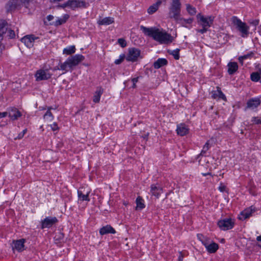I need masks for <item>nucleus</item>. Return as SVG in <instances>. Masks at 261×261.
<instances>
[{
  "instance_id": "f257e3e1",
  "label": "nucleus",
  "mask_w": 261,
  "mask_h": 261,
  "mask_svg": "<svg viewBox=\"0 0 261 261\" xmlns=\"http://www.w3.org/2000/svg\"><path fill=\"white\" fill-rule=\"evenodd\" d=\"M140 29L143 33L161 43H169L172 41V37L167 33L161 31L159 29L155 28H146L143 25L140 27Z\"/></svg>"
},
{
  "instance_id": "f03ea898",
  "label": "nucleus",
  "mask_w": 261,
  "mask_h": 261,
  "mask_svg": "<svg viewBox=\"0 0 261 261\" xmlns=\"http://www.w3.org/2000/svg\"><path fill=\"white\" fill-rule=\"evenodd\" d=\"M231 21L236 29L240 32L242 37L245 38L248 36L249 27L245 22H242L236 16H233L231 18Z\"/></svg>"
},
{
  "instance_id": "7ed1b4c3",
  "label": "nucleus",
  "mask_w": 261,
  "mask_h": 261,
  "mask_svg": "<svg viewBox=\"0 0 261 261\" xmlns=\"http://www.w3.org/2000/svg\"><path fill=\"white\" fill-rule=\"evenodd\" d=\"M181 7L180 0H172L169 8V17L175 20L180 15Z\"/></svg>"
},
{
  "instance_id": "20e7f679",
  "label": "nucleus",
  "mask_w": 261,
  "mask_h": 261,
  "mask_svg": "<svg viewBox=\"0 0 261 261\" xmlns=\"http://www.w3.org/2000/svg\"><path fill=\"white\" fill-rule=\"evenodd\" d=\"M4 35L10 39H13L15 36L13 30L8 28L7 22L4 20H0V43L3 40Z\"/></svg>"
},
{
  "instance_id": "39448f33",
  "label": "nucleus",
  "mask_w": 261,
  "mask_h": 261,
  "mask_svg": "<svg viewBox=\"0 0 261 261\" xmlns=\"http://www.w3.org/2000/svg\"><path fill=\"white\" fill-rule=\"evenodd\" d=\"M197 18L199 20L200 24L202 27V28H206L207 29L211 26L214 21V17L209 16L205 17L201 15L200 14H198L197 15Z\"/></svg>"
},
{
  "instance_id": "423d86ee",
  "label": "nucleus",
  "mask_w": 261,
  "mask_h": 261,
  "mask_svg": "<svg viewBox=\"0 0 261 261\" xmlns=\"http://www.w3.org/2000/svg\"><path fill=\"white\" fill-rule=\"evenodd\" d=\"M140 55V50L136 48H130L128 49V54L126 56L127 61L135 62Z\"/></svg>"
},
{
  "instance_id": "0eeeda50",
  "label": "nucleus",
  "mask_w": 261,
  "mask_h": 261,
  "mask_svg": "<svg viewBox=\"0 0 261 261\" xmlns=\"http://www.w3.org/2000/svg\"><path fill=\"white\" fill-rule=\"evenodd\" d=\"M218 225L220 228L223 230L231 229L234 225V222L231 219H224L218 221Z\"/></svg>"
},
{
  "instance_id": "6e6552de",
  "label": "nucleus",
  "mask_w": 261,
  "mask_h": 261,
  "mask_svg": "<svg viewBox=\"0 0 261 261\" xmlns=\"http://www.w3.org/2000/svg\"><path fill=\"white\" fill-rule=\"evenodd\" d=\"M69 7L72 10H75L76 8H86L87 7V4L84 1L80 0H68Z\"/></svg>"
},
{
  "instance_id": "1a4fd4ad",
  "label": "nucleus",
  "mask_w": 261,
  "mask_h": 261,
  "mask_svg": "<svg viewBox=\"0 0 261 261\" xmlns=\"http://www.w3.org/2000/svg\"><path fill=\"white\" fill-rule=\"evenodd\" d=\"M255 210V208L253 206L246 208L241 213L239 217V219L241 220H244L249 218L251 216L252 213L254 212Z\"/></svg>"
},
{
  "instance_id": "9d476101",
  "label": "nucleus",
  "mask_w": 261,
  "mask_h": 261,
  "mask_svg": "<svg viewBox=\"0 0 261 261\" xmlns=\"http://www.w3.org/2000/svg\"><path fill=\"white\" fill-rule=\"evenodd\" d=\"M37 81H41L47 80L51 77V74L48 73L47 70H39L35 74Z\"/></svg>"
},
{
  "instance_id": "9b49d317",
  "label": "nucleus",
  "mask_w": 261,
  "mask_h": 261,
  "mask_svg": "<svg viewBox=\"0 0 261 261\" xmlns=\"http://www.w3.org/2000/svg\"><path fill=\"white\" fill-rule=\"evenodd\" d=\"M38 38L34 35H27L21 39V41L29 48H31L34 45V42Z\"/></svg>"
},
{
  "instance_id": "f8f14e48",
  "label": "nucleus",
  "mask_w": 261,
  "mask_h": 261,
  "mask_svg": "<svg viewBox=\"0 0 261 261\" xmlns=\"http://www.w3.org/2000/svg\"><path fill=\"white\" fill-rule=\"evenodd\" d=\"M56 217L46 218L42 222V228H49L57 222Z\"/></svg>"
},
{
  "instance_id": "ddd939ff",
  "label": "nucleus",
  "mask_w": 261,
  "mask_h": 261,
  "mask_svg": "<svg viewBox=\"0 0 261 261\" xmlns=\"http://www.w3.org/2000/svg\"><path fill=\"white\" fill-rule=\"evenodd\" d=\"M90 191L85 192L83 188H80L77 191L78 197L81 201H90L89 195Z\"/></svg>"
},
{
  "instance_id": "4468645a",
  "label": "nucleus",
  "mask_w": 261,
  "mask_h": 261,
  "mask_svg": "<svg viewBox=\"0 0 261 261\" xmlns=\"http://www.w3.org/2000/svg\"><path fill=\"white\" fill-rule=\"evenodd\" d=\"M8 6L10 11L19 9L23 6L21 0H10L8 3Z\"/></svg>"
},
{
  "instance_id": "2eb2a0df",
  "label": "nucleus",
  "mask_w": 261,
  "mask_h": 261,
  "mask_svg": "<svg viewBox=\"0 0 261 261\" xmlns=\"http://www.w3.org/2000/svg\"><path fill=\"white\" fill-rule=\"evenodd\" d=\"M69 59L71 62L70 64L74 67L79 64L80 62L83 61L85 58L82 55H76L71 58H69Z\"/></svg>"
},
{
  "instance_id": "dca6fc26",
  "label": "nucleus",
  "mask_w": 261,
  "mask_h": 261,
  "mask_svg": "<svg viewBox=\"0 0 261 261\" xmlns=\"http://www.w3.org/2000/svg\"><path fill=\"white\" fill-rule=\"evenodd\" d=\"M150 192L151 194L156 198H159V196L162 194L163 192V188L156 186L155 185H152L150 187Z\"/></svg>"
},
{
  "instance_id": "f3484780",
  "label": "nucleus",
  "mask_w": 261,
  "mask_h": 261,
  "mask_svg": "<svg viewBox=\"0 0 261 261\" xmlns=\"http://www.w3.org/2000/svg\"><path fill=\"white\" fill-rule=\"evenodd\" d=\"M9 116L13 120L17 119L21 116V113L15 108H12L10 109Z\"/></svg>"
},
{
  "instance_id": "a211bd4d",
  "label": "nucleus",
  "mask_w": 261,
  "mask_h": 261,
  "mask_svg": "<svg viewBox=\"0 0 261 261\" xmlns=\"http://www.w3.org/2000/svg\"><path fill=\"white\" fill-rule=\"evenodd\" d=\"M99 233L101 235H104L108 233L114 234L116 233V231L111 225H107L100 229Z\"/></svg>"
},
{
  "instance_id": "6ab92c4d",
  "label": "nucleus",
  "mask_w": 261,
  "mask_h": 261,
  "mask_svg": "<svg viewBox=\"0 0 261 261\" xmlns=\"http://www.w3.org/2000/svg\"><path fill=\"white\" fill-rule=\"evenodd\" d=\"M176 131L178 135L183 136L188 134L189 129L185 124H180L177 125Z\"/></svg>"
},
{
  "instance_id": "aec40b11",
  "label": "nucleus",
  "mask_w": 261,
  "mask_h": 261,
  "mask_svg": "<svg viewBox=\"0 0 261 261\" xmlns=\"http://www.w3.org/2000/svg\"><path fill=\"white\" fill-rule=\"evenodd\" d=\"M247 104L248 108L253 109L260 104V101L259 98H252L249 100Z\"/></svg>"
},
{
  "instance_id": "412c9836",
  "label": "nucleus",
  "mask_w": 261,
  "mask_h": 261,
  "mask_svg": "<svg viewBox=\"0 0 261 261\" xmlns=\"http://www.w3.org/2000/svg\"><path fill=\"white\" fill-rule=\"evenodd\" d=\"M193 19L192 18H190L188 19H185L181 17L180 15L175 21L179 24H180L182 26L187 27V24H191L193 22Z\"/></svg>"
},
{
  "instance_id": "4be33fe9",
  "label": "nucleus",
  "mask_w": 261,
  "mask_h": 261,
  "mask_svg": "<svg viewBox=\"0 0 261 261\" xmlns=\"http://www.w3.org/2000/svg\"><path fill=\"white\" fill-rule=\"evenodd\" d=\"M217 91H212V97L213 98H221L224 100H226V98L224 94L222 93V92L220 88L219 87H217Z\"/></svg>"
},
{
  "instance_id": "5701e85b",
  "label": "nucleus",
  "mask_w": 261,
  "mask_h": 261,
  "mask_svg": "<svg viewBox=\"0 0 261 261\" xmlns=\"http://www.w3.org/2000/svg\"><path fill=\"white\" fill-rule=\"evenodd\" d=\"M228 72L229 74H233L238 69V65L236 62H230L228 63Z\"/></svg>"
},
{
  "instance_id": "b1692460",
  "label": "nucleus",
  "mask_w": 261,
  "mask_h": 261,
  "mask_svg": "<svg viewBox=\"0 0 261 261\" xmlns=\"http://www.w3.org/2000/svg\"><path fill=\"white\" fill-rule=\"evenodd\" d=\"M114 18L111 17H105L103 18L99 19L98 21V23L99 25H109L114 23Z\"/></svg>"
},
{
  "instance_id": "393cba45",
  "label": "nucleus",
  "mask_w": 261,
  "mask_h": 261,
  "mask_svg": "<svg viewBox=\"0 0 261 261\" xmlns=\"http://www.w3.org/2000/svg\"><path fill=\"white\" fill-rule=\"evenodd\" d=\"M168 61L166 59L163 58H159L153 63V67L155 69H159L163 66L167 64Z\"/></svg>"
},
{
  "instance_id": "a878e982",
  "label": "nucleus",
  "mask_w": 261,
  "mask_h": 261,
  "mask_svg": "<svg viewBox=\"0 0 261 261\" xmlns=\"http://www.w3.org/2000/svg\"><path fill=\"white\" fill-rule=\"evenodd\" d=\"M24 242L25 240L23 239L16 241L14 242V246L13 248H15L18 251H22L23 250Z\"/></svg>"
},
{
  "instance_id": "bb28decb",
  "label": "nucleus",
  "mask_w": 261,
  "mask_h": 261,
  "mask_svg": "<svg viewBox=\"0 0 261 261\" xmlns=\"http://www.w3.org/2000/svg\"><path fill=\"white\" fill-rule=\"evenodd\" d=\"M161 4V2L160 1H157L155 4H153L148 8L147 10L148 13L149 14H152L155 13L158 10Z\"/></svg>"
},
{
  "instance_id": "cd10ccee",
  "label": "nucleus",
  "mask_w": 261,
  "mask_h": 261,
  "mask_svg": "<svg viewBox=\"0 0 261 261\" xmlns=\"http://www.w3.org/2000/svg\"><path fill=\"white\" fill-rule=\"evenodd\" d=\"M205 248L209 253H213L218 249L219 246L217 243L211 242Z\"/></svg>"
},
{
  "instance_id": "c85d7f7f",
  "label": "nucleus",
  "mask_w": 261,
  "mask_h": 261,
  "mask_svg": "<svg viewBox=\"0 0 261 261\" xmlns=\"http://www.w3.org/2000/svg\"><path fill=\"white\" fill-rule=\"evenodd\" d=\"M70 60L68 58L64 63H61L60 68L62 70L68 71V69H71L73 67Z\"/></svg>"
},
{
  "instance_id": "c756f323",
  "label": "nucleus",
  "mask_w": 261,
  "mask_h": 261,
  "mask_svg": "<svg viewBox=\"0 0 261 261\" xmlns=\"http://www.w3.org/2000/svg\"><path fill=\"white\" fill-rule=\"evenodd\" d=\"M69 16L68 14H65L62 18H59L58 20H56V21L55 23V25L56 26L61 25L67 20V19L69 18Z\"/></svg>"
},
{
  "instance_id": "7c9ffc66",
  "label": "nucleus",
  "mask_w": 261,
  "mask_h": 261,
  "mask_svg": "<svg viewBox=\"0 0 261 261\" xmlns=\"http://www.w3.org/2000/svg\"><path fill=\"white\" fill-rule=\"evenodd\" d=\"M102 93V90L99 89V90H97L93 96V101L95 103L98 102L100 100V98Z\"/></svg>"
},
{
  "instance_id": "2f4dec72",
  "label": "nucleus",
  "mask_w": 261,
  "mask_h": 261,
  "mask_svg": "<svg viewBox=\"0 0 261 261\" xmlns=\"http://www.w3.org/2000/svg\"><path fill=\"white\" fill-rule=\"evenodd\" d=\"M52 109V108L50 107L48 109V110L45 113V114L44 115V119H46L48 121H51L54 119V116L52 114V113L50 112V110Z\"/></svg>"
},
{
  "instance_id": "473e14b6",
  "label": "nucleus",
  "mask_w": 261,
  "mask_h": 261,
  "mask_svg": "<svg viewBox=\"0 0 261 261\" xmlns=\"http://www.w3.org/2000/svg\"><path fill=\"white\" fill-rule=\"evenodd\" d=\"M137 207L136 209L139 208L140 210L143 208L145 207V205L143 203V199L139 196L136 199Z\"/></svg>"
},
{
  "instance_id": "72a5a7b5",
  "label": "nucleus",
  "mask_w": 261,
  "mask_h": 261,
  "mask_svg": "<svg viewBox=\"0 0 261 261\" xmlns=\"http://www.w3.org/2000/svg\"><path fill=\"white\" fill-rule=\"evenodd\" d=\"M179 49H176L175 50H168V53L172 55L175 60H178L179 59Z\"/></svg>"
},
{
  "instance_id": "f704fd0d",
  "label": "nucleus",
  "mask_w": 261,
  "mask_h": 261,
  "mask_svg": "<svg viewBox=\"0 0 261 261\" xmlns=\"http://www.w3.org/2000/svg\"><path fill=\"white\" fill-rule=\"evenodd\" d=\"M254 55V53L253 52H250L249 54L245 55L243 56H241L239 58V61L241 63V64H243V60L245 59H247L248 58H250L253 57Z\"/></svg>"
},
{
  "instance_id": "c9c22d12",
  "label": "nucleus",
  "mask_w": 261,
  "mask_h": 261,
  "mask_svg": "<svg viewBox=\"0 0 261 261\" xmlns=\"http://www.w3.org/2000/svg\"><path fill=\"white\" fill-rule=\"evenodd\" d=\"M261 77V74L258 72H253L251 74V80L253 82L260 81Z\"/></svg>"
},
{
  "instance_id": "e433bc0d",
  "label": "nucleus",
  "mask_w": 261,
  "mask_h": 261,
  "mask_svg": "<svg viewBox=\"0 0 261 261\" xmlns=\"http://www.w3.org/2000/svg\"><path fill=\"white\" fill-rule=\"evenodd\" d=\"M187 10L188 13L191 15H194L196 13V8L193 7L190 4H187L186 5Z\"/></svg>"
},
{
  "instance_id": "4c0bfd02",
  "label": "nucleus",
  "mask_w": 261,
  "mask_h": 261,
  "mask_svg": "<svg viewBox=\"0 0 261 261\" xmlns=\"http://www.w3.org/2000/svg\"><path fill=\"white\" fill-rule=\"evenodd\" d=\"M75 51V48L74 46H71L68 48H65L63 50V53L67 55H70L74 53Z\"/></svg>"
},
{
  "instance_id": "58836bf2",
  "label": "nucleus",
  "mask_w": 261,
  "mask_h": 261,
  "mask_svg": "<svg viewBox=\"0 0 261 261\" xmlns=\"http://www.w3.org/2000/svg\"><path fill=\"white\" fill-rule=\"evenodd\" d=\"M64 237V235L63 233L59 232L56 234L55 237V240L56 243H58L61 240H63Z\"/></svg>"
},
{
  "instance_id": "ea45409f",
  "label": "nucleus",
  "mask_w": 261,
  "mask_h": 261,
  "mask_svg": "<svg viewBox=\"0 0 261 261\" xmlns=\"http://www.w3.org/2000/svg\"><path fill=\"white\" fill-rule=\"evenodd\" d=\"M209 149V143L208 141H207L205 144L204 145L203 149L200 153V154L198 155V158L199 157L200 155H203L204 153H206V152Z\"/></svg>"
},
{
  "instance_id": "a19ab883",
  "label": "nucleus",
  "mask_w": 261,
  "mask_h": 261,
  "mask_svg": "<svg viewBox=\"0 0 261 261\" xmlns=\"http://www.w3.org/2000/svg\"><path fill=\"white\" fill-rule=\"evenodd\" d=\"M125 58L126 59V56L124 54L121 55L119 57V59L115 61V63L117 65L120 64L122 62Z\"/></svg>"
},
{
  "instance_id": "79ce46f5",
  "label": "nucleus",
  "mask_w": 261,
  "mask_h": 261,
  "mask_svg": "<svg viewBox=\"0 0 261 261\" xmlns=\"http://www.w3.org/2000/svg\"><path fill=\"white\" fill-rule=\"evenodd\" d=\"M33 1L34 0H21L22 6L28 8L30 4L33 2Z\"/></svg>"
},
{
  "instance_id": "37998d69",
  "label": "nucleus",
  "mask_w": 261,
  "mask_h": 261,
  "mask_svg": "<svg viewBox=\"0 0 261 261\" xmlns=\"http://www.w3.org/2000/svg\"><path fill=\"white\" fill-rule=\"evenodd\" d=\"M118 43L122 47H124L126 46V42L125 40L123 38H119L118 40Z\"/></svg>"
},
{
  "instance_id": "c03bdc74",
  "label": "nucleus",
  "mask_w": 261,
  "mask_h": 261,
  "mask_svg": "<svg viewBox=\"0 0 261 261\" xmlns=\"http://www.w3.org/2000/svg\"><path fill=\"white\" fill-rule=\"evenodd\" d=\"M198 240L201 242V243L203 242V241L207 238L206 237L204 236L202 234H197V235Z\"/></svg>"
},
{
  "instance_id": "a18cd8bd",
  "label": "nucleus",
  "mask_w": 261,
  "mask_h": 261,
  "mask_svg": "<svg viewBox=\"0 0 261 261\" xmlns=\"http://www.w3.org/2000/svg\"><path fill=\"white\" fill-rule=\"evenodd\" d=\"M211 242V239L207 237L206 239L202 242V244L206 247L208 244H209Z\"/></svg>"
},
{
  "instance_id": "49530a36",
  "label": "nucleus",
  "mask_w": 261,
  "mask_h": 261,
  "mask_svg": "<svg viewBox=\"0 0 261 261\" xmlns=\"http://www.w3.org/2000/svg\"><path fill=\"white\" fill-rule=\"evenodd\" d=\"M252 121L255 124H261V120L257 117H253L252 118Z\"/></svg>"
},
{
  "instance_id": "de8ad7c7",
  "label": "nucleus",
  "mask_w": 261,
  "mask_h": 261,
  "mask_svg": "<svg viewBox=\"0 0 261 261\" xmlns=\"http://www.w3.org/2000/svg\"><path fill=\"white\" fill-rule=\"evenodd\" d=\"M67 7H69V2H68V1L67 2H66V3L63 4L59 5L58 6V7L62 8H66Z\"/></svg>"
},
{
  "instance_id": "09e8293b",
  "label": "nucleus",
  "mask_w": 261,
  "mask_h": 261,
  "mask_svg": "<svg viewBox=\"0 0 261 261\" xmlns=\"http://www.w3.org/2000/svg\"><path fill=\"white\" fill-rule=\"evenodd\" d=\"M219 190H220V191L223 192L226 190V186L224 184L221 183L220 186L219 187Z\"/></svg>"
},
{
  "instance_id": "8fccbe9b",
  "label": "nucleus",
  "mask_w": 261,
  "mask_h": 261,
  "mask_svg": "<svg viewBox=\"0 0 261 261\" xmlns=\"http://www.w3.org/2000/svg\"><path fill=\"white\" fill-rule=\"evenodd\" d=\"M256 240L258 242V243L256 244V246L261 248V236H258L256 238Z\"/></svg>"
},
{
  "instance_id": "3c124183",
  "label": "nucleus",
  "mask_w": 261,
  "mask_h": 261,
  "mask_svg": "<svg viewBox=\"0 0 261 261\" xmlns=\"http://www.w3.org/2000/svg\"><path fill=\"white\" fill-rule=\"evenodd\" d=\"M138 77L133 78L132 79V82L133 83V85L132 87L133 88H135L136 87V83L138 82Z\"/></svg>"
},
{
  "instance_id": "603ef678",
  "label": "nucleus",
  "mask_w": 261,
  "mask_h": 261,
  "mask_svg": "<svg viewBox=\"0 0 261 261\" xmlns=\"http://www.w3.org/2000/svg\"><path fill=\"white\" fill-rule=\"evenodd\" d=\"M207 29H207L206 28H202V29L198 30L197 31H198V32H199L201 34H203L207 31Z\"/></svg>"
},
{
  "instance_id": "864d4df0",
  "label": "nucleus",
  "mask_w": 261,
  "mask_h": 261,
  "mask_svg": "<svg viewBox=\"0 0 261 261\" xmlns=\"http://www.w3.org/2000/svg\"><path fill=\"white\" fill-rule=\"evenodd\" d=\"M51 127L52 130L54 131L58 129V127L57 126V124L55 123H54V124L53 125H51Z\"/></svg>"
},
{
  "instance_id": "5fc2aeb1",
  "label": "nucleus",
  "mask_w": 261,
  "mask_h": 261,
  "mask_svg": "<svg viewBox=\"0 0 261 261\" xmlns=\"http://www.w3.org/2000/svg\"><path fill=\"white\" fill-rule=\"evenodd\" d=\"M184 255L181 252H179V255L178 256V261H182Z\"/></svg>"
},
{
  "instance_id": "6e6d98bb",
  "label": "nucleus",
  "mask_w": 261,
  "mask_h": 261,
  "mask_svg": "<svg viewBox=\"0 0 261 261\" xmlns=\"http://www.w3.org/2000/svg\"><path fill=\"white\" fill-rule=\"evenodd\" d=\"M8 114V112H0V118L6 117Z\"/></svg>"
},
{
  "instance_id": "4d7b16f0",
  "label": "nucleus",
  "mask_w": 261,
  "mask_h": 261,
  "mask_svg": "<svg viewBox=\"0 0 261 261\" xmlns=\"http://www.w3.org/2000/svg\"><path fill=\"white\" fill-rule=\"evenodd\" d=\"M23 136H24V135L22 133H21L19 134L18 136L16 138H15V140L17 139H20L23 138Z\"/></svg>"
},
{
  "instance_id": "13d9d810",
  "label": "nucleus",
  "mask_w": 261,
  "mask_h": 261,
  "mask_svg": "<svg viewBox=\"0 0 261 261\" xmlns=\"http://www.w3.org/2000/svg\"><path fill=\"white\" fill-rule=\"evenodd\" d=\"M251 23H252L253 25H254L256 26V25H258V23H259V20H255L251 22Z\"/></svg>"
},
{
  "instance_id": "bf43d9fd",
  "label": "nucleus",
  "mask_w": 261,
  "mask_h": 261,
  "mask_svg": "<svg viewBox=\"0 0 261 261\" xmlns=\"http://www.w3.org/2000/svg\"><path fill=\"white\" fill-rule=\"evenodd\" d=\"M54 16L53 15H49L48 16H47V19L48 20V21H51L53 19H54Z\"/></svg>"
},
{
  "instance_id": "052dcab7",
  "label": "nucleus",
  "mask_w": 261,
  "mask_h": 261,
  "mask_svg": "<svg viewBox=\"0 0 261 261\" xmlns=\"http://www.w3.org/2000/svg\"><path fill=\"white\" fill-rule=\"evenodd\" d=\"M59 69H61L60 67H59V66H56L54 68V70H59Z\"/></svg>"
},
{
  "instance_id": "680f3d73",
  "label": "nucleus",
  "mask_w": 261,
  "mask_h": 261,
  "mask_svg": "<svg viewBox=\"0 0 261 261\" xmlns=\"http://www.w3.org/2000/svg\"><path fill=\"white\" fill-rule=\"evenodd\" d=\"M27 131V129H24V130H23L21 133H22L23 135H24V134L26 133Z\"/></svg>"
},
{
  "instance_id": "e2e57ef3",
  "label": "nucleus",
  "mask_w": 261,
  "mask_h": 261,
  "mask_svg": "<svg viewBox=\"0 0 261 261\" xmlns=\"http://www.w3.org/2000/svg\"><path fill=\"white\" fill-rule=\"evenodd\" d=\"M210 173H204L203 174V176H206V175L209 174Z\"/></svg>"
},
{
  "instance_id": "0e129e2a",
  "label": "nucleus",
  "mask_w": 261,
  "mask_h": 261,
  "mask_svg": "<svg viewBox=\"0 0 261 261\" xmlns=\"http://www.w3.org/2000/svg\"><path fill=\"white\" fill-rule=\"evenodd\" d=\"M259 34L261 35V27L260 30L259 31Z\"/></svg>"
}]
</instances>
